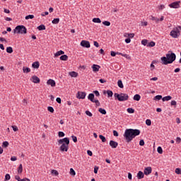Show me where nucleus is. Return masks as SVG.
Here are the masks:
<instances>
[{"mask_svg":"<svg viewBox=\"0 0 181 181\" xmlns=\"http://www.w3.org/2000/svg\"><path fill=\"white\" fill-rule=\"evenodd\" d=\"M141 134V130L138 129H127L124 131L123 136L127 142L129 143L136 136H138Z\"/></svg>","mask_w":181,"mask_h":181,"instance_id":"obj_1","label":"nucleus"},{"mask_svg":"<svg viewBox=\"0 0 181 181\" xmlns=\"http://www.w3.org/2000/svg\"><path fill=\"white\" fill-rule=\"evenodd\" d=\"M160 60L161 64H165V66L168 64H172V63L176 60V54L173 52L166 54V57H162Z\"/></svg>","mask_w":181,"mask_h":181,"instance_id":"obj_2","label":"nucleus"},{"mask_svg":"<svg viewBox=\"0 0 181 181\" xmlns=\"http://www.w3.org/2000/svg\"><path fill=\"white\" fill-rule=\"evenodd\" d=\"M58 145H61L59 147L61 152H67L69 151V145H70V139L65 137L58 140Z\"/></svg>","mask_w":181,"mask_h":181,"instance_id":"obj_3","label":"nucleus"},{"mask_svg":"<svg viewBox=\"0 0 181 181\" xmlns=\"http://www.w3.org/2000/svg\"><path fill=\"white\" fill-rule=\"evenodd\" d=\"M13 33L26 35L28 33V29H26L25 25H17L13 30Z\"/></svg>","mask_w":181,"mask_h":181,"instance_id":"obj_4","label":"nucleus"},{"mask_svg":"<svg viewBox=\"0 0 181 181\" xmlns=\"http://www.w3.org/2000/svg\"><path fill=\"white\" fill-rule=\"evenodd\" d=\"M114 96L118 101H128V98H129V95L127 93H115Z\"/></svg>","mask_w":181,"mask_h":181,"instance_id":"obj_5","label":"nucleus"},{"mask_svg":"<svg viewBox=\"0 0 181 181\" xmlns=\"http://www.w3.org/2000/svg\"><path fill=\"white\" fill-rule=\"evenodd\" d=\"M170 36L174 39H177L180 36V30L178 28H173L170 33Z\"/></svg>","mask_w":181,"mask_h":181,"instance_id":"obj_6","label":"nucleus"},{"mask_svg":"<svg viewBox=\"0 0 181 181\" xmlns=\"http://www.w3.org/2000/svg\"><path fill=\"white\" fill-rule=\"evenodd\" d=\"M168 6L173 9H178V8H180V1H174L170 4Z\"/></svg>","mask_w":181,"mask_h":181,"instance_id":"obj_7","label":"nucleus"},{"mask_svg":"<svg viewBox=\"0 0 181 181\" xmlns=\"http://www.w3.org/2000/svg\"><path fill=\"white\" fill-rule=\"evenodd\" d=\"M87 95V93L86 92H81L78 91L77 93L76 97L77 98H78L79 100H84V98H86V96Z\"/></svg>","mask_w":181,"mask_h":181,"instance_id":"obj_8","label":"nucleus"},{"mask_svg":"<svg viewBox=\"0 0 181 181\" xmlns=\"http://www.w3.org/2000/svg\"><path fill=\"white\" fill-rule=\"evenodd\" d=\"M81 46H82V47H86L87 49H88L90 47V42L87 41V40H82L81 42Z\"/></svg>","mask_w":181,"mask_h":181,"instance_id":"obj_9","label":"nucleus"},{"mask_svg":"<svg viewBox=\"0 0 181 181\" xmlns=\"http://www.w3.org/2000/svg\"><path fill=\"white\" fill-rule=\"evenodd\" d=\"M31 80L35 84H39L40 83V78L36 76H33Z\"/></svg>","mask_w":181,"mask_h":181,"instance_id":"obj_10","label":"nucleus"},{"mask_svg":"<svg viewBox=\"0 0 181 181\" xmlns=\"http://www.w3.org/2000/svg\"><path fill=\"white\" fill-rule=\"evenodd\" d=\"M109 145L111 146V148H112V149H115V148L118 146V142L111 140L109 143Z\"/></svg>","mask_w":181,"mask_h":181,"instance_id":"obj_11","label":"nucleus"},{"mask_svg":"<svg viewBox=\"0 0 181 181\" xmlns=\"http://www.w3.org/2000/svg\"><path fill=\"white\" fill-rule=\"evenodd\" d=\"M47 86H51V87H56V81L53 79H49L47 81Z\"/></svg>","mask_w":181,"mask_h":181,"instance_id":"obj_12","label":"nucleus"},{"mask_svg":"<svg viewBox=\"0 0 181 181\" xmlns=\"http://www.w3.org/2000/svg\"><path fill=\"white\" fill-rule=\"evenodd\" d=\"M144 175H151V173H152V168L151 167H147L144 169Z\"/></svg>","mask_w":181,"mask_h":181,"instance_id":"obj_13","label":"nucleus"},{"mask_svg":"<svg viewBox=\"0 0 181 181\" xmlns=\"http://www.w3.org/2000/svg\"><path fill=\"white\" fill-rule=\"evenodd\" d=\"M92 69H93V71H94L95 73H97V71H100V69H101V66H100V65L93 64L92 66Z\"/></svg>","mask_w":181,"mask_h":181,"instance_id":"obj_14","label":"nucleus"},{"mask_svg":"<svg viewBox=\"0 0 181 181\" xmlns=\"http://www.w3.org/2000/svg\"><path fill=\"white\" fill-rule=\"evenodd\" d=\"M15 179L16 180H18V181H30V180L28 178L21 179V177L19 175H16Z\"/></svg>","mask_w":181,"mask_h":181,"instance_id":"obj_15","label":"nucleus"},{"mask_svg":"<svg viewBox=\"0 0 181 181\" xmlns=\"http://www.w3.org/2000/svg\"><path fill=\"white\" fill-rule=\"evenodd\" d=\"M88 99L91 101V103H93L95 100L94 99V93H90L88 96Z\"/></svg>","mask_w":181,"mask_h":181,"instance_id":"obj_16","label":"nucleus"},{"mask_svg":"<svg viewBox=\"0 0 181 181\" xmlns=\"http://www.w3.org/2000/svg\"><path fill=\"white\" fill-rule=\"evenodd\" d=\"M40 66V64L39 63V62H35L32 64V67L33 69H38Z\"/></svg>","mask_w":181,"mask_h":181,"instance_id":"obj_17","label":"nucleus"},{"mask_svg":"<svg viewBox=\"0 0 181 181\" xmlns=\"http://www.w3.org/2000/svg\"><path fill=\"white\" fill-rule=\"evenodd\" d=\"M149 19H151V21H154V22H156V23H159V18H158L153 16H150Z\"/></svg>","mask_w":181,"mask_h":181,"instance_id":"obj_18","label":"nucleus"},{"mask_svg":"<svg viewBox=\"0 0 181 181\" xmlns=\"http://www.w3.org/2000/svg\"><path fill=\"white\" fill-rule=\"evenodd\" d=\"M145 176V175L144 174V173L142 171H139L137 173V177L138 179H144V177Z\"/></svg>","mask_w":181,"mask_h":181,"instance_id":"obj_19","label":"nucleus"},{"mask_svg":"<svg viewBox=\"0 0 181 181\" xmlns=\"http://www.w3.org/2000/svg\"><path fill=\"white\" fill-rule=\"evenodd\" d=\"M60 60H62L63 62H66V60H69V57L66 54L62 55L60 57Z\"/></svg>","mask_w":181,"mask_h":181,"instance_id":"obj_20","label":"nucleus"},{"mask_svg":"<svg viewBox=\"0 0 181 181\" xmlns=\"http://www.w3.org/2000/svg\"><path fill=\"white\" fill-rule=\"evenodd\" d=\"M62 54H64V51L59 50L54 54V56L55 57H58V56H62Z\"/></svg>","mask_w":181,"mask_h":181,"instance_id":"obj_21","label":"nucleus"},{"mask_svg":"<svg viewBox=\"0 0 181 181\" xmlns=\"http://www.w3.org/2000/svg\"><path fill=\"white\" fill-rule=\"evenodd\" d=\"M170 100H172V96L170 95L165 96L162 98L163 101H170Z\"/></svg>","mask_w":181,"mask_h":181,"instance_id":"obj_22","label":"nucleus"},{"mask_svg":"<svg viewBox=\"0 0 181 181\" xmlns=\"http://www.w3.org/2000/svg\"><path fill=\"white\" fill-rule=\"evenodd\" d=\"M92 22L94 23H101V19H100V18H93Z\"/></svg>","mask_w":181,"mask_h":181,"instance_id":"obj_23","label":"nucleus"},{"mask_svg":"<svg viewBox=\"0 0 181 181\" xmlns=\"http://www.w3.org/2000/svg\"><path fill=\"white\" fill-rule=\"evenodd\" d=\"M133 100H134V101H139V100H141V95L139 94L134 95Z\"/></svg>","mask_w":181,"mask_h":181,"instance_id":"obj_24","label":"nucleus"},{"mask_svg":"<svg viewBox=\"0 0 181 181\" xmlns=\"http://www.w3.org/2000/svg\"><path fill=\"white\" fill-rule=\"evenodd\" d=\"M59 22H60V18H54L52 21V23H53V25H58Z\"/></svg>","mask_w":181,"mask_h":181,"instance_id":"obj_25","label":"nucleus"},{"mask_svg":"<svg viewBox=\"0 0 181 181\" xmlns=\"http://www.w3.org/2000/svg\"><path fill=\"white\" fill-rule=\"evenodd\" d=\"M23 73H30V68L23 66Z\"/></svg>","mask_w":181,"mask_h":181,"instance_id":"obj_26","label":"nucleus"},{"mask_svg":"<svg viewBox=\"0 0 181 181\" xmlns=\"http://www.w3.org/2000/svg\"><path fill=\"white\" fill-rule=\"evenodd\" d=\"M69 76H71V77H77V76H78V74H77V72L76 71H71L69 72Z\"/></svg>","mask_w":181,"mask_h":181,"instance_id":"obj_27","label":"nucleus"},{"mask_svg":"<svg viewBox=\"0 0 181 181\" xmlns=\"http://www.w3.org/2000/svg\"><path fill=\"white\" fill-rule=\"evenodd\" d=\"M38 30H46V26L43 24L37 27Z\"/></svg>","mask_w":181,"mask_h":181,"instance_id":"obj_28","label":"nucleus"},{"mask_svg":"<svg viewBox=\"0 0 181 181\" xmlns=\"http://www.w3.org/2000/svg\"><path fill=\"white\" fill-rule=\"evenodd\" d=\"M22 172H23V166L22 165V164H20L18 168V173L21 174L22 173Z\"/></svg>","mask_w":181,"mask_h":181,"instance_id":"obj_29","label":"nucleus"},{"mask_svg":"<svg viewBox=\"0 0 181 181\" xmlns=\"http://www.w3.org/2000/svg\"><path fill=\"white\" fill-rule=\"evenodd\" d=\"M99 112H100V114H103V115H105V114H107V111L105 110V109L103 108H99L98 109Z\"/></svg>","mask_w":181,"mask_h":181,"instance_id":"obj_30","label":"nucleus"},{"mask_svg":"<svg viewBox=\"0 0 181 181\" xmlns=\"http://www.w3.org/2000/svg\"><path fill=\"white\" fill-rule=\"evenodd\" d=\"M117 86H118V87H119V88H124V84L122 83V80H119L117 81Z\"/></svg>","mask_w":181,"mask_h":181,"instance_id":"obj_31","label":"nucleus"},{"mask_svg":"<svg viewBox=\"0 0 181 181\" xmlns=\"http://www.w3.org/2000/svg\"><path fill=\"white\" fill-rule=\"evenodd\" d=\"M127 111L129 112V114H134L135 112V110H134L132 107L127 108Z\"/></svg>","mask_w":181,"mask_h":181,"instance_id":"obj_32","label":"nucleus"},{"mask_svg":"<svg viewBox=\"0 0 181 181\" xmlns=\"http://www.w3.org/2000/svg\"><path fill=\"white\" fill-rule=\"evenodd\" d=\"M3 148H8L9 146V142L8 141H4L2 143Z\"/></svg>","mask_w":181,"mask_h":181,"instance_id":"obj_33","label":"nucleus"},{"mask_svg":"<svg viewBox=\"0 0 181 181\" xmlns=\"http://www.w3.org/2000/svg\"><path fill=\"white\" fill-rule=\"evenodd\" d=\"M7 53H13V49H12V47H8L6 48Z\"/></svg>","mask_w":181,"mask_h":181,"instance_id":"obj_34","label":"nucleus"},{"mask_svg":"<svg viewBox=\"0 0 181 181\" xmlns=\"http://www.w3.org/2000/svg\"><path fill=\"white\" fill-rule=\"evenodd\" d=\"M107 97H112L114 95V93L112 90H107Z\"/></svg>","mask_w":181,"mask_h":181,"instance_id":"obj_35","label":"nucleus"},{"mask_svg":"<svg viewBox=\"0 0 181 181\" xmlns=\"http://www.w3.org/2000/svg\"><path fill=\"white\" fill-rule=\"evenodd\" d=\"M65 135L66 134L63 132H58V136H59V138H63L64 136H65Z\"/></svg>","mask_w":181,"mask_h":181,"instance_id":"obj_36","label":"nucleus"},{"mask_svg":"<svg viewBox=\"0 0 181 181\" xmlns=\"http://www.w3.org/2000/svg\"><path fill=\"white\" fill-rule=\"evenodd\" d=\"M146 125H148V127H150V125H152V122L151 121V119H147L146 120Z\"/></svg>","mask_w":181,"mask_h":181,"instance_id":"obj_37","label":"nucleus"},{"mask_svg":"<svg viewBox=\"0 0 181 181\" xmlns=\"http://www.w3.org/2000/svg\"><path fill=\"white\" fill-rule=\"evenodd\" d=\"M99 138L100 139H101L102 142H105V141H107V139H105V136H103V135H99Z\"/></svg>","mask_w":181,"mask_h":181,"instance_id":"obj_38","label":"nucleus"},{"mask_svg":"<svg viewBox=\"0 0 181 181\" xmlns=\"http://www.w3.org/2000/svg\"><path fill=\"white\" fill-rule=\"evenodd\" d=\"M157 152H158L160 154L163 153V149H162V147L158 146L157 148Z\"/></svg>","mask_w":181,"mask_h":181,"instance_id":"obj_39","label":"nucleus"},{"mask_svg":"<svg viewBox=\"0 0 181 181\" xmlns=\"http://www.w3.org/2000/svg\"><path fill=\"white\" fill-rule=\"evenodd\" d=\"M116 54H118L119 56H122V57H128V54H122L121 52H116Z\"/></svg>","mask_w":181,"mask_h":181,"instance_id":"obj_40","label":"nucleus"},{"mask_svg":"<svg viewBox=\"0 0 181 181\" xmlns=\"http://www.w3.org/2000/svg\"><path fill=\"white\" fill-rule=\"evenodd\" d=\"M33 18H35V16H33V15H28V16H25V20L28 21L29 19H33Z\"/></svg>","mask_w":181,"mask_h":181,"instance_id":"obj_41","label":"nucleus"},{"mask_svg":"<svg viewBox=\"0 0 181 181\" xmlns=\"http://www.w3.org/2000/svg\"><path fill=\"white\" fill-rule=\"evenodd\" d=\"M103 25H105V26H110L111 25V23L110 21H103Z\"/></svg>","mask_w":181,"mask_h":181,"instance_id":"obj_42","label":"nucleus"},{"mask_svg":"<svg viewBox=\"0 0 181 181\" xmlns=\"http://www.w3.org/2000/svg\"><path fill=\"white\" fill-rule=\"evenodd\" d=\"M47 110H48L49 112H52V113L54 112V109L53 107H52V106L48 107H47Z\"/></svg>","mask_w":181,"mask_h":181,"instance_id":"obj_43","label":"nucleus"},{"mask_svg":"<svg viewBox=\"0 0 181 181\" xmlns=\"http://www.w3.org/2000/svg\"><path fill=\"white\" fill-rule=\"evenodd\" d=\"M141 45H143V46H146L148 45V40H142Z\"/></svg>","mask_w":181,"mask_h":181,"instance_id":"obj_44","label":"nucleus"},{"mask_svg":"<svg viewBox=\"0 0 181 181\" xmlns=\"http://www.w3.org/2000/svg\"><path fill=\"white\" fill-rule=\"evenodd\" d=\"M155 45H156L155 42L151 41V42H150L148 44V46L149 47H153L155 46Z\"/></svg>","mask_w":181,"mask_h":181,"instance_id":"obj_45","label":"nucleus"},{"mask_svg":"<svg viewBox=\"0 0 181 181\" xmlns=\"http://www.w3.org/2000/svg\"><path fill=\"white\" fill-rule=\"evenodd\" d=\"M154 100H162V95H156V96L154 97Z\"/></svg>","mask_w":181,"mask_h":181,"instance_id":"obj_46","label":"nucleus"},{"mask_svg":"<svg viewBox=\"0 0 181 181\" xmlns=\"http://www.w3.org/2000/svg\"><path fill=\"white\" fill-rule=\"evenodd\" d=\"M175 173H177V175H181V168H176L175 169Z\"/></svg>","mask_w":181,"mask_h":181,"instance_id":"obj_47","label":"nucleus"},{"mask_svg":"<svg viewBox=\"0 0 181 181\" xmlns=\"http://www.w3.org/2000/svg\"><path fill=\"white\" fill-rule=\"evenodd\" d=\"M70 175H71L72 176H74L76 175V171H74L73 168L70 169Z\"/></svg>","mask_w":181,"mask_h":181,"instance_id":"obj_48","label":"nucleus"},{"mask_svg":"<svg viewBox=\"0 0 181 181\" xmlns=\"http://www.w3.org/2000/svg\"><path fill=\"white\" fill-rule=\"evenodd\" d=\"M52 175H54V176H57V175H59V172L56 170H52Z\"/></svg>","mask_w":181,"mask_h":181,"instance_id":"obj_49","label":"nucleus"},{"mask_svg":"<svg viewBox=\"0 0 181 181\" xmlns=\"http://www.w3.org/2000/svg\"><path fill=\"white\" fill-rule=\"evenodd\" d=\"M85 113L86 114V115H88V117H93V113H91V112L86 110L85 112Z\"/></svg>","mask_w":181,"mask_h":181,"instance_id":"obj_50","label":"nucleus"},{"mask_svg":"<svg viewBox=\"0 0 181 181\" xmlns=\"http://www.w3.org/2000/svg\"><path fill=\"white\" fill-rule=\"evenodd\" d=\"M11 179V175L9 174H6L5 175V180H9Z\"/></svg>","mask_w":181,"mask_h":181,"instance_id":"obj_51","label":"nucleus"},{"mask_svg":"<svg viewBox=\"0 0 181 181\" xmlns=\"http://www.w3.org/2000/svg\"><path fill=\"white\" fill-rule=\"evenodd\" d=\"M139 145L140 146H144V145H145V141H144V139H141L139 141Z\"/></svg>","mask_w":181,"mask_h":181,"instance_id":"obj_52","label":"nucleus"},{"mask_svg":"<svg viewBox=\"0 0 181 181\" xmlns=\"http://www.w3.org/2000/svg\"><path fill=\"white\" fill-rule=\"evenodd\" d=\"M110 55L112 56V57H115V56H117V52H115L114 51H111Z\"/></svg>","mask_w":181,"mask_h":181,"instance_id":"obj_53","label":"nucleus"},{"mask_svg":"<svg viewBox=\"0 0 181 181\" xmlns=\"http://www.w3.org/2000/svg\"><path fill=\"white\" fill-rule=\"evenodd\" d=\"M12 128H13V131H14V132H16L17 131H18V126H12Z\"/></svg>","mask_w":181,"mask_h":181,"instance_id":"obj_54","label":"nucleus"},{"mask_svg":"<svg viewBox=\"0 0 181 181\" xmlns=\"http://www.w3.org/2000/svg\"><path fill=\"white\" fill-rule=\"evenodd\" d=\"M93 93L95 95H96V97H100V92H98V90H94Z\"/></svg>","mask_w":181,"mask_h":181,"instance_id":"obj_55","label":"nucleus"},{"mask_svg":"<svg viewBox=\"0 0 181 181\" xmlns=\"http://www.w3.org/2000/svg\"><path fill=\"white\" fill-rule=\"evenodd\" d=\"M158 9L160 11H162V10L165 9V5L161 4L160 6H159Z\"/></svg>","mask_w":181,"mask_h":181,"instance_id":"obj_56","label":"nucleus"},{"mask_svg":"<svg viewBox=\"0 0 181 181\" xmlns=\"http://www.w3.org/2000/svg\"><path fill=\"white\" fill-rule=\"evenodd\" d=\"M99 81L100 83H101V84H104V83H107V81L103 78L99 79Z\"/></svg>","mask_w":181,"mask_h":181,"instance_id":"obj_57","label":"nucleus"},{"mask_svg":"<svg viewBox=\"0 0 181 181\" xmlns=\"http://www.w3.org/2000/svg\"><path fill=\"white\" fill-rule=\"evenodd\" d=\"M93 103H95L97 107H100V101L98 100H95Z\"/></svg>","mask_w":181,"mask_h":181,"instance_id":"obj_58","label":"nucleus"},{"mask_svg":"<svg viewBox=\"0 0 181 181\" xmlns=\"http://www.w3.org/2000/svg\"><path fill=\"white\" fill-rule=\"evenodd\" d=\"M18 160V158H16V156H12L11 158V160L12 161V162H15V160Z\"/></svg>","mask_w":181,"mask_h":181,"instance_id":"obj_59","label":"nucleus"},{"mask_svg":"<svg viewBox=\"0 0 181 181\" xmlns=\"http://www.w3.org/2000/svg\"><path fill=\"white\" fill-rule=\"evenodd\" d=\"M71 138H72V140L74 141V142H75V143L77 142V136H72Z\"/></svg>","mask_w":181,"mask_h":181,"instance_id":"obj_60","label":"nucleus"},{"mask_svg":"<svg viewBox=\"0 0 181 181\" xmlns=\"http://www.w3.org/2000/svg\"><path fill=\"white\" fill-rule=\"evenodd\" d=\"M41 15H42V16H46L49 15V12H48V11L43 12V13H42Z\"/></svg>","mask_w":181,"mask_h":181,"instance_id":"obj_61","label":"nucleus"},{"mask_svg":"<svg viewBox=\"0 0 181 181\" xmlns=\"http://www.w3.org/2000/svg\"><path fill=\"white\" fill-rule=\"evenodd\" d=\"M125 42L126 43H131V38L128 37V38L125 39Z\"/></svg>","mask_w":181,"mask_h":181,"instance_id":"obj_62","label":"nucleus"},{"mask_svg":"<svg viewBox=\"0 0 181 181\" xmlns=\"http://www.w3.org/2000/svg\"><path fill=\"white\" fill-rule=\"evenodd\" d=\"M113 135H114V136H118V132L114 130L113 131Z\"/></svg>","mask_w":181,"mask_h":181,"instance_id":"obj_63","label":"nucleus"},{"mask_svg":"<svg viewBox=\"0 0 181 181\" xmlns=\"http://www.w3.org/2000/svg\"><path fill=\"white\" fill-rule=\"evenodd\" d=\"M176 104H177V103L176 102V100H172V101H171V105H176Z\"/></svg>","mask_w":181,"mask_h":181,"instance_id":"obj_64","label":"nucleus"}]
</instances>
